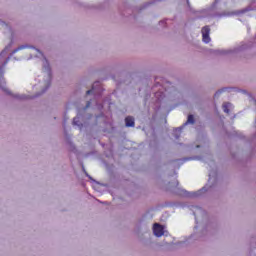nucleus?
<instances>
[{"label": "nucleus", "mask_w": 256, "mask_h": 256, "mask_svg": "<svg viewBox=\"0 0 256 256\" xmlns=\"http://www.w3.org/2000/svg\"><path fill=\"white\" fill-rule=\"evenodd\" d=\"M44 69L47 72L48 79H51V69L49 68V63L44 60Z\"/></svg>", "instance_id": "20e7f679"}, {"label": "nucleus", "mask_w": 256, "mask_h": 256, "mask_svg": "<svg viewBox=\"0 0 256 256\" xmlns=\"http://www.w3.org/2000/svg\"><path fill=\"white\" fill-rule=\"evenodd\" d=\"M209 33H211V29L209 26H205L202 28V37L204 43H209L211 41V37H209Z\"/></svg>", "instance_id": "f03ea898"}, {"label": "nucleus", "mask_w": 256, "mask_h": 256, "mask_svg": "<svg viewBox=\"0 0 256 256\" xmlns=\"http://www.w3.org/2000/svg\"><path fill=\"white\" fill-rule=\"evenodd\" d=\"M153 233L156 237H163L165 235V228L159 223H155L153 226Z\"/></svg>", "instance_id": "f257e3e1"}, {"label": "nucleus", "mask_w": 256, "mask_h": 256, "mask_svg": "<svg viewBox=\"0 0 256 256\" xmlns=\"http://www.w3.org/2000/svg\"><path fill=\"white\" fill-rule=\"evenodd\" d=\"M74 124H77V118H74Z\"/></svg>", "instance_id": "6e6552de"}, {"label": "nucleus", "mask_w": 256, "mask_h": 256, "mask_svg": "<svg viewBox=\"0 0 256 256\" xmlns=\"http://www.w3.org/2000/svg\"><path fill=\"white\" fill-rule=\"evenodd\" d=\"M187 123H195V118H193V115L188 116Z\"/></svg>", "instance_id": "423d86ee"}, {"label": "nucleus", "mask_w": 256, "mask_h": 256, "mask_svg": "<svg viewBox=\"0 0 256 256\" xmlns=\"http://www.w3.org/2000/svg\"><path fill=\"white\" fill-rule=\"evenodd\" d=\"M222 107L224 113H229V107H231V103H224Z\"/></svg>", "instance_id": "39448f33"}, {"label": "nucleus", "mask_w": 256, "mask_h": 256, "mask_svg": "<svg viewBox=\"0 0 256 256\" xmlns=\"http://www.w3.org/2000/svg\"><path fill=\"white\" fill-rule=\"evenodd\" d=\"M125 123L126 127H135V119L131 116L126 117Z\"/></svg>", "instance_id": "7ed1b4c3"}, {"label": "nucleus", "mask_w": 256, "mask_h": 256, "mask_svg": "<svg viewBox=\"0 0 256 256\" xmlns=\"http://www.w3.org/2000/svg\"><path fill=\"white\" fill-rule=\"evenodd\" d=\"M86 93L87 95H91V93H93V90H88Z\"/></svg>", "instance_id": "0eeeda50"}]
</instances>
